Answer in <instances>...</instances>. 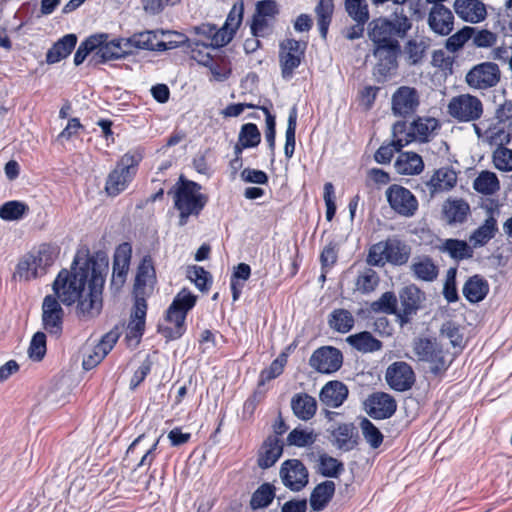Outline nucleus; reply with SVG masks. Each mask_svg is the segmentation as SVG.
I'll list each match as a JSON object with an SVG mask.
<instances>
[{
    "instance_id": "nucleus-58",
    "label": "nucleus",
    "mask_w": 512,
    "mask_h": 512,
    "mask_svg": "<svg viewBox=\"0 0 512 512\" xmlns=\"http://www.w3.org/2000/svg\"><path fill=\"white\" fill-rule=\"evenodd\" d=\"M46 354V335L44 332H36L30 341L28 355L34 361H40Z\"/></svg>"
},
{
    "instance_id": "nucleus-33",
    "label": "nucleus",
    "mask_w": 512,
    "mask_h": 512,
    "mask_svg": "<svg viewBox=\"0 0 512 512\" xmlns=\"http://www.w3.org/2000/svg\"><path fill=\"white\" fill-rule=\"evenodd\" d=\"M411 271L415 278L425 282H432L438 276V267L427 256L415 258L411 264Z\"/></svg>"
},
{
    "instance_id": "nucleus-55",
    "label": "nucleus",
    "mask_w": 512,
    "mask_h": 512,
    "mask_svg": "<svg viewBox=\"0 0 512 512\" xmlns=\"http://www.w3.org/2000/svg\"><path fill=\"white\" fill-rule=\"evenodd\" d=\"M475 29L465 26L446 40L445 47L450 52H456L461 49L465 43L473 36Z\"/></svg>"
},
{
    "instance_id": "nucleus-14",
    "label": "nucleus",
    "mask_w": 512,
    "mask_h": 512,
    "mask_svg": "<svg viewBox=\"0 0 512 512\" xmlns=\"http://www.w3.org/2000/svg\"><path fill=\"white\" fill-rule=\"evenodd\" d=\"M304 48L299 41L287 39L281 44L280 65L282 76L290 79L293 71L300 65Z\"/></svg>"
},
{
    "instance_id": "nucleus-6",
    "label": "nucleus",
    "mask_w": 512,
    "mask_h": 512,
    "mask_svg": "<svg viewBox=\"0 0 512 512\" xmlns=\"http://www.w3.org/2000/svg\"><path fill=\"white\" fill-rule=\"evenodd\" d=\"M141 160L142 154L138 151L128 152L121 157L107 177L105 190L108 195L117 196L128 187Z\"/></svg>"
},
{
    "instance_id": "nucleus-57",
    "label": "nucleus",
    "mask_w": 512,
    "mask_h": 512,
    "mask_svg": "<svg viewBox=\"0 0 512 512\" xmlns=\"http://www.w3.org/2000/svg\"><path fill=\"white\" fill-rule=\"evenodd\" d=\"M104 40L103 36H90L84 42L80 44L75 55H74V64L80 65L84 62L87 55L94 51L97 46Z\"/></svg>"
},
{
    "instance_id": "nucleus-51",
    "label": "nucleus",
    "mask_w": 512,
    "mask_h": 512,
    "mask_svg": "<svg viewBox=\"0 0 512 512\" xmlns=\"http://www.w3.org/2000/svg\"><path fill=\"white\" fill-rule=\"evenodd\" d=\"M392 141L399 148H403L404 146L410 144L413 141H416L413 132L411 130V125H407L406 122L400 121L393 125L392 127Z\"/></svg>"
},
{
    "instance_id": "nucleus-52",
    "label": "nucleus",
    "mask_w": 512,
    "mask_h": 512,
    "mask_svg": "<svg viewBox=\"0 0 512 512\" xmlns=\"http://www.w3.org/2000/svg\"><path fill=\"white\" fill-rule=\"evenodd\" d=\"M345 9L348 15L357 23H366L369 19L366 0H345Z\"/></svg>"
},
{
    "instance_id": "nucleus-37",
    "label": "nucleus",
    "mask_w": 512,
    "mask_h": 512,
    "mask_svg": "<svg viewBox=\"0 0 512 512\" xmlns=\"http://www.w3.org/2000/svg\"><path fill=\"white\" fill-rule=\"evenodd\" d=\"M346 341L353 348L363 353L375 352L382 347V343L367 331L350 335Z\"/></svg>"
},
{
    "instance_id": "nucleus-10",
    "label": "nucleus",
    "mask_w": 512,
    "mask_h": 512,
    "mask_svg": "<svg viewBox=\"0 0 512 512\" xmlns=\"http://www.w3.org/2000/svg\"><path fill=\"white\" fill-rule=\"evenodd\" d=\"M170 32L144 31L127 38L130 50L132 48L146 49L152 51H165L177 47V43L168 38Z\"/></svg>"
},
{
    "instance_id": "nucleus-63",
    "label": "nucleus",
    "mask_w": 512,
    "mask_h": 512,
    "mask_svg": "<svg viewBox=\"0 0 512 512\" xmlns=\"http://www.w3.org/2000/svg\"><path fill=\"white\" fill-rule=\"evenodd\" d=\"M341 469L342 464L337 459L329 456L320 457L318 470L322 476L336 478Z\"/></svg>"
},
{
    "instance_id": "nucleus-5",
    "label": "nucleus",
    "mask_w": 512,
    "mask_h": 512,
    "mask_svg": "<svg viewBox=\"0 0 512 512\" xmlns=\"http://www.w3.org/2000/svg\"><path fill=\"white\" fill-rule=\"evenodd\" d=\"M196 302V297L188 290H181L166 311L164 322L159 324V332L168 340L180 338L185 332V319Z\"/></svg>"
},
{
    "instance_id": "nucleus-39",
    "label": "nucleus",
    "mask_w": 512,
    "mask_h": 512,
    "mask_svg": "<svg viewBox=\"0 0 512 512\" xmlns=\"http://www.w3.org/2000/svg\"><path fill=\"white\" fill-rule=\"evenodd\" d=\"M423 299L421 290L415 285H408L400 292V300L405 315H411L419 308Z\"/></svg>"
},
{
    "instance_id": "nucleus-7",
    "label": "nucleus",
    "mask_w": 512,
    "mask_h": 512,
    "mask_svg": "<svg viewBox=\"0 0 512 512\" xmlns=\"http://www.w3.org/2000/svg\"><path fill=\"white\" fill-rule=\"evenodd\" d=\"M413 351L419 361L429 363L430 371L433 374L446 371L452 362L436 340L419 339L415 341Z\"/></svg>"
},
{
    "instance_id": "nucleus-32",
    "label": "nucleus",
    "mask_w": 512,
    "mask_h": 512,
    "mask_svg": "<svg viewBox=\"0 0 512 512\" xmlns=\"http://www.w3.org/2000/svg\"><path fill=\"white\" fill-rule=\"evenodd\" d=\"M77 43L75 34H67L59 39L47 52L46 61L49 64H54L66 58Z\"/></svg>"
},
{
    "instance_id": "nucleus-64",
    "label": "nucleus",
    "mask_w": 512,
    "mask_h": 512,
    "mask_svg": "<svg viewBox=\"0 0 512 512\" xmlns=\"http://www.w3.org/2000/svg\"><path fill=\"white\" fill-rule=\"evenodd\" d=\"M391 24V30L396 37L404 38L407 32L411 29V21L409 18L402 13L395 12L393 19L389 20Z\"/></svg>"
},
{
    "instance_id": "nucleus-28",
    "label": "nucleus",
    "mask_w": 512,
    "mask_h": 512,
    "mask_svg": "<svg viewBox=\"0 0 512 512\" xmlns=\"http://www.w3.org/2000/svg\"><path fill=\"white\" fill-rule=\"evenodd\" d=\"M291 408L298 419L308 421L316 414L317 402L306 393H297L291 399Z\"/></svg>"
},
{
    "instance_id": "nucleus-4",
    "label": "nucleus",
    "mask_w": 512,
    "mask_h": 512,
    "mask_svg": "<svg viewBox=\"0 0 512 512\" xmlns=\"http://www.w3.org/2000/svg\"><path fill=\"white\" fill-rule=\"evenodd\" d=\"M174 206L179 211V225L187 224L190 216L197 217L205 207L208 197L196 182L179 179L173 190Z\"/></svg>"
},
{
    "instance_id": "nucleus-21",
    "label": "nucleus",
    "mask_w": 512,
    "mask_h": 512,
    "mask_svg": "<svg viewBox=\"0 0 512 512\" xmlns=\"http://www.w3.org/2000/svg\"><path fill=\"white\" fill-rule=\"evenodd\" d=\"M398 52L399 44L375 47L374 56L378 60L375 73L382 77L391 75L397 68Z\"/></svg>"
},
{
    "instance_id": "nucleus-26",
    "label": "nucleus",
    "mask_w": 512,
    "mask_h": 512,
    "mask_svg": "<svg viewBox=\"0 0 512 512\" xmlns=\"http://www.w3.org/2000/svg\"><path fill=\"white\" fill-rule=\"evenodd\" d=\"M283 453V443L276 435H270L264 441L259 457L258 464L261 468H269L275 464Z\"/></svg>"
},
{
    "instance_id": "nucleus-27",
    "label": "nucleus",
    "mask_w": 512,
    "mask_h": 512,
    "mask_svg": "<svg viewBox=\"0 0 512 512\" xmlns=\"http://www.w3.org/2000/svg\"><path fill=\"white\" fill-rule=\"evenodd\" d=\"M512 137V125L496 118L491 119L486 131V142L491 146L504 147L510 143Z\"/></svg>"
},
{
    "instance_id": "nucleus-13",
    "label": "nucleus",
    "mask_w": 512,
    "mask_h": 512,
    "mask_svg": "<svg viewBox=\"0 0 512 512\" xmlns=\"http://www.w3.org/2000/svg\"><path fill=\"white\" fill-rule=\"evenodd\" d=\"M342 360L340 350L331 346H324L313 352L309 364L320 373L330 374L339 370Z\"/></svg>"
},
{
    "instance_id": "nucleus-50",
    "label": "nucleus",
    "mask_w": 512,
    "mask_h": 512,
    "mask_svg": "<svg viewBox=\"0 0 512 512\" xmlns=\"http://www.w3.org/2000/svg\"><path fill=\"white\" fill-rule=\"evenodd\" d=\"M297 125V109L292 107L288 116V124L285 133L284 154L287 158H291L295 150V132Z\"/></svg>"
},
{
    "instance_id": "nucleus-42",
    "label": "nucleus",
    "mask_w": 512,
    "mask_h": 512,
    "mask_svg": "<svg viewBox=\"0 0 512 512\" xmlns=\"http://www.w3.org/2000/svg\"><path fill=\"white\" fill-rule=\"evenodd\" d=\"M410 125L416 141L426 142L429 140L433 132L438 128L439 123L435 118L424 117L418 118Z\"/></svg>"
},
{
    "instance_id": "nucleus-31",
    "label": "nucleus",
    "mask_w": 512,
    "mask_h": 512,
    "mask_svg": "<svg viewBox=\"0 0 512 512\" xmlns=\"http://www.w3.org/2000/svg\"><path fill=\"white\" fill-rule=\"evenodd\" d=\"M394 167L402 175H417L423 171L422 157L414 152H403L397 157Z\"/></svg>"
},
{
    "instance_id": "nucleus-53",
    "label": "nucleus",
    "mask_w": 512,
    "mask_h": 512,
    "mask_svg": "<svg viewBox=\"0 0 512 512\" xmlns=\"http://www.w3.org/2000/svg\"><path fill=\"white\" fill-rule=\"evenodd\" d=\"M317 435L312 430L293 429L287 437L289 445L297 447H306L312 445L316 441Z\"/></svg>"
},
{
    "instance_id": "nucleus-49",
    "label": "nucleus",
    "mask_w": 512,
    "mask_h": 512,
    "mask_svg": "<svg viewBox=\"0 0 512 512\" xmlns=\"http://www.w3.org/2000/svg\"><path fill=\"white\" fill-rule=\"evenodd\" d=\"M275 497L274 487L264 482L252 495L250 506L252 509L264 508L270 505Z\"/></svg>"
},
{
    "instance_id": "nucleus-8",
    "label": "nucleus",
    "mask_w": 512,
    "mask_h": 512,
    "mask_svg": "<svg viewBox=\"0 0 512 512\" xmlns=\"http://www.w3.org/2000/svg\"><path fill=\"white\" fill-rule=\"evenodd\" d=\"M448 113L459 122H472L481 117L483 104L474 95L461 94L449 101Z\"/></svg>"
},
{
    "instance_id": "nucleus-9",
    "label": "nucleus",
    "mask_w": 512,
    "mask_h": 512,
    "mask_svg": "<svg viewBox=\"0 0 512 512\" xmlns=\"http://www.w3.org/2000/svg\"><path fill=\"white\" fill-rule=\"evenodd\" d=\"M501 77L499 66L494 62H482L473 66L466 74L465 80L469 87L487 90L495 87Z\"/></svg>"
},
{
    "instance_id": "nucleus-23",
    "label": "nucleus",
    "mask_w": 512,
    "mask_h": 512,
    "mask_svg": "<svg viewBox=\"0 0 512 512\" xmlns=\"http://www.w3.org/2000/svg\"><path fill=\"white\" fill-rule=\"evenodd\" d=\"M130 247L128 244L119 246L114 255L111 285L120 289L126 281L130 265Z\"/></svg>"
},
{
    "instance_id": "nucleus-61",
    "label": "nucleus",
    "mask_w": 512,
    "mask_h": 512,
    "mask_svg": "<svg viewBox=\"0 0 512 512\" xmlns=\"http://www.w3.org/2000/svg\"><path fill=\"white\" fill-rule=\"evenodd\" d=\"M286 361V356L281 355L271 363L269 368L263 370L260 374L259 386L264 385L266 382L281 375L286 364Z\"/></svg>"
},
{
    "instance_id": "nucleus-62",
    "label": "nucleus",
    "mask_w": 512,
    "mask_h": 512,
    "mask_svg": "<svg viewBox=\"0 0 512 512\" xmlns=\"http://www.w3.org/2000/svg\"><path fill=\"white\" fill-rule=\"evenodd\" d=\"M397 298L393 292H385L381 297L372 303V309L375 312L393 314L396 311Z\"/></svg>"
},
{
    "instance_id": "nucleus-38",
    "label": "nucleus",
    "mask_w": 512,
    "mask_h": 512,
    "mask_svg": "<svg viewBox=\"0 0 512 512\" xmlns=\"http://www.w3.org/2000/svg\"><path fill=\"white\" fill-rule=\"evenodd\" d=\"M443 253H447L454 260H463L472 257V249L464 240L446 239L438 247Z\"/></svg>"
},
{
    "instance_id": "nucleus-46",
    "label": "nucleus",
    "mask_w": 512,
    "mask_h": 512,
    "mask_svg": "<svg viewBox=\"0 0 512 512\" xmlns=\"http://www.w3.org/2000/svg\"><path fill=\"white\" fill-rule=\"evenodd\" d=\"M333 10H334L333 0H319L317 6L315 8L319 31L323 38H325L327 35V31H328V27L331 22Z\"/></svg>"
},
{
    "instance_id": "nucleus-34",
    "label": "nucleus",
    "mask_w": 512,
    "mask_h": 512,
    "mask_svg": "<svg viewBox=\"0 0 512 512\" xmlns=\"http://www.w3.org/2000/svg\"><path fill=\"white\" fill-rule=\"evenodd\" d=\"M335 492L334 482H320L312 491L309 499L313 511H322Z\"/></svg>"
},
{
    "instance_id": "nucleus-18",
    "label": "nucleus",
    "mask_w": 512,
    "mask_h": 512,
    "mask_svg": "<svg viewBox=\"0 0 512 512\" xmlns=\"http://www.w3.org/2000/svg\"><path fill=\"white\" fill-rule=\"evenodd\" d=\"M365 408L369 416L374 419H386L396 411V402L386 393H374L365 401Z\"/></svg>"
},
{
    "instance_id": "nucleus-17",
    "label": "nucleus",
    "mask_w": 512,
    "mask_h": 512,
    "mask_svg": "<svg viewBox=\"0 0 512 512\" xmlns=\"http://www.w3.org/2000/svg\"><path fill=\"white\" fill-rule=\"evenodd\" d=\"M117 339L118 334L116 332H109L102 337L97 345L92 348H87L83 357V368L90 370L98 365L111 351Z\"/></svg>"
},
{
    "instance_id": "nucleus-60",
    "label": "nucleus",
    "mask_w": 512,
    "mask_h": 512,
    "mask_svg": "<svg viewBox=\"0 0 512 512\" xmlns=\"http://www.w3.org/2000/svg\"><path fill=\"white\" fill-rule=\"evenodd\" d=\"M493 164L496 169L503 172L512 171V150L504 147H497L492 155Z\"/></svg>"
},
{
    "instance_id": "nucleus-25",
    "label": "nucleus",
    "mask_w": 512,
    "mask_h": 512,
    "mask_svg": "<svg viewBox=\"0 0 512 512\" xmlns=\"http://www.w3.org/2000/svg\"><path fill=\"white\" fill-rule=\"evenodd\" d=\"M348 396V388L340 381L326 383L319 394L320 401L331 408L340 407Z\"/></svg>"
},
{
    "instance_id": "nucleus-54",
    "label": "nucleus",
    "mask_w": 512,
    "mask_h": 512,
    "mask_svg": "<svg viewBox=\"0 0 512 512\" xmlns=\"http://www.w3.org/2000/svg\"><path fill=\"white\" fill-rule=\"evenodd\" d=\"M387 240L372 245L367 255V264L370 266L383 267L387 263Z\"/></svg>"
},
{
    "instance_id": "nucleus-48",
    "label": "nucleus",
    "mask_w": 512,
    "mask_h": 512,
    "mask_svg": "<svg viewBox=\"0 0 512 512\" xmlns=\"http://www.w3.org/2000/svg\"><path fill=\"white\" fill-rule=\"evenodd\" d=\"M28 211L29 207L24 202L12 200L0 207V218L5 221H17L22 219Z\"/></svg>"
},
{
    "instance_id": "nucleus-56",
    "label": "nucleus",
    "mask_w": 512,
    "mask_h": 512,
    "mask_svg": "<svg viewBox=\"0 0 512 512\" xmlns=\"http://www.w3.org/2000/svg\"><path fill=\"white\" fill-rule=\"evenodd\" d=\"M260 132L255 124L247 123L239 133V144L243 148L255 147L260 143Z\"/></svg>"
},
{
    "instance_id": "nucleus-19",
    "label": "nucleus",
    "mask_w": 512,
    "mask_h": 512,
    "mask_svg": "<svg viewBox=\"0 0 512 512\" xmlns=\"http://www.w3.org/2000/svg\"><path fill=\"white\" fill-rule=\"evenodd\" d=\"M428 25L434 33L447 36L454 28V15L444 5H433L428 15Z\"/></svg>"
},
{
    "instance_id": "nucleus-47",
    "label": "nucleus",
    "mask_w": 512,
    "mask_h": 512,
    "mask_svg": "<svg viewBox=\"0 0 512 512\" xmlns=\"http://www.w3.org/2000/svg\"><path fill=\"white\" fill-rule=\"evenodd\" d=\"M473 187L479 193L491 195L499 189V180L495 173L482 171L474 180Z\"/></svg>"
},
{
    "instance_id": "nucleus-3",
    "label": "nucleus",
    "mask_w": 512,
    "mask_h": 512,
    "mask_svg": "<svg viewBox=\"0 0 512 512\" xmlns=\"http://www.w3.org/2000/svg\"><path fill=\"white\" fill-rule=\"evenodd\" d=\"M244 13V3L237 1L229 11L227 18L221 28L210 23H202L193 28L195 34L202 36V46L205 49H216L227 45L239 29Z\"/></svg>"
},
{
    "instance_id": "nucleus-40",
    "label": "nucleus",
    "mask_w": 512,
    "mask_h": 512,
    "mask_svg": "<svg viewBox=\"0 0 512 512\" xmlns=\"http://www.w3.org/2000/svg\"><path fill=\"white\" fill-rule=\"evenodd\" d=\"M379 282L378 273L370 267H365L358 273L355 280V289L362 294H369L378 287Z\"/></svg>"
},
{
    "instance_id": "nucleus-41",
    "label": "nucleus",
    "mask_w": 512,
    "mask_h": 512,
    "mask_svg": "<svg viewBox=\"0 0 512 512\" xmlns=\"http://www.w3.org/2000/svg\"><path fill=\"white\" fill-rule=\"evenodd\" d=\"M470 208L463 200H448L443 206V213L449 223L465 221Z\"/></svg>"
},
{
    "instance_id": "nucleus-30",
    "label": "nucleus",
    "mask_w": 512,
    "mask_h": 512,
    "mask_svg": "<svg viewBox=\"0 0 512 512\" xmlns=\"http://www.w3.org/2000/svg\"><path fill=\"white\" fill-rule=\"evenodd\" d=\"M457 182V174L453 169L444 167L438 169L427 182L432 194L452 189Z\"/></svg>"
},
{
    "instance_id": "nucleus-15",
    "label": "nucleus",
    "mask_w": 512,
    "mask_h": 512,
    "mask_svg": "<svg viewBox=\"0 0 512 512\" xmlns=\"http://www.w3.org/2000/svg\"><path fill=\"white\" fill-rule=\"evenodd\" d=\"M386 381L393 390L403 392L412 387L415 375L406 362H394L387 368Z\"/></svg>"
},
{
    "instance_id": "nucleus-36",
    "label": "nucleus",
    "mask_w": 512,
    "mask_h": 512,
    "mask_svg": "<svg viewBox=\"0 0 512 512\" xmlns=\"http://www.w3.org/2000/svg\"><path fill=\"white\" fill-rule=\"evenodd\" d=\"M387 245V263L400 266L408 262L411 249L406 243L392 238L387 239Z\"/></svg>"
},
{
    "instance_id": "nucleus-20",
    "label": "nucleus",
    "mask_w": 512,
    "mask_h": 512,
    "mask_svg": "<svg viewBox=\"0 0 512 512\" xmlns=\"http://www.w3.org/2000/svg\"><path fill=\"white\" fill-rule=\"evenodd\" d=\"M453 8L461 20L471 24L480 23L487 17L486 5L481 0H455Z\"/></svg>"
},
{
    "instance_id": "nucleus-24",
    "label": "nucleus",
    "mask_w": 512,
    "mask_h": 512,
    "mask_svg": "<svg viewBox=\"0 0 512 512\" xmlns=\"http://www.w3.org/2000/svg\"><path fill=\"white\" fill-rule=\"evenodd\" d=\"M97 36L104 37V40L95 49L97 50V55L100 56L103 61L120 59L131 53L127 39L119 38L108 42V36L106 34H98Z\"/></svg>"
},
{
    "instance_id": "nucleus-43",
    "label": "nucleus",
    "mask_w": 512,
    "mask_h": 512,
    "mask_svg": "<svg viewBox=\"0 0 512 512\" xmlns=\"http://www.w3.org/2000/svg\"><path fill=\"white\" fill-rule=\"evenodd\" d=\"M496 232L497 221L491 215L480 227H478L473 232V234L470 236V241L473 243L474 247H481L485 245L490 239H492Z\"/></svg>"
},
{
    "instance_id": "nucleus-44",
    "label": "nucleus",
    "mask_w": 512,
    "mask_h": 512,
    "mask_svg": "<svg viewBox=\"0 0 512 512\" xmlns=\"http://www.w3.org/2000/svg\"><path fill=\"white\" fill-rule=\"evenodd\" d=\"M328 322L333 330L339 333H347L353 328L355 319L350 311L335 309L330 314Z\"/></svg>"
},
{
    "instance_id": "nucleus-16",
    "label": "nucleus",
    "mask_w": 512,
    "mask_h": 512,
    "mask_svg": "<svg viewBox=\"0 0 512 512\" xmlns=\"http://www.w3.org/2000/svg\"><path fill=\"white\" fill-rule=\"evenodd\" d=\"M418 105L419 96L412 87H399L392 95V111L397 116L406 117L413 114Z\"/></svg>"
},
{
    "instance_id": "nucleus-2",
    "label": "nucleus",
    "mask_w": 512,
    "mask_h": 512,
    "mask_svg": "<svg viewBox=\"0 0 512 512\" xmlns=\"http://www.w3.org/2000/svg\"><path fill=\"white\" fill-rule=\"evenodd\" d=\"M60 255V247L52 243H41L25 253L18 261L14 278L30 282L45 276Z\"/></svg>"
},
{
    "instance_id": "nucleus-11",
    "label": "nucleus",
    "mask_w": 512,
    "mask_h": 512,
    "mask_svg": "<svg viewBox=\"0 0 512 512\" xmlns=\"http://www.w3.org/2000/svg\"><path fill=\"white\" fill-rule=\"evenodd\" d=\"M390 207L399 215L411 217L418 209V201L412 192L400 185H392L386 191Z\"/></svg>"
},
{
    "instance_id": "nucleus-35",
    "label": "nucleus",
    "mask_w": 512,
    "mask_h": 512,
    "mask_svg": "<svg viewBox=\"0 0 512 512\" xmlns=\"http://www.w3.org/2000/svg\"><path fill=\"white\" fill-rule=\"evenodd\" d=\"M488 291L489 285L487 281L478 275L470 277L463 287V295L471 303L483 300Z\"/></svg>"
},
{
    "instance_id": "nucleus-22",
    "label": "nucleus",
    "mask_w": 512,
    "mask_h": 512,
    "mask_svg": "<svg viewBox=\"0 0 512 512\" xmlns=\"http://www.w3.org/2000/svg\"><path fill=\"white\" fill-rule=\"evenodd\" d=\"M368 36L375 47L399 44L394 38L390 21L386 18H378L371 21L368 26Z\"/></svg>"
},
{
    "instance_id": "nucleus-1",
    "label": "nucleus",
    "mask_w": 512,
    "mask_h": 512,
    "mask_svg": "<svg viewBox=\"0 0 512 512\" xmlns=\"http://www.w3.org/2000/svg\"><path fill=\"white\" fill-rule=\"evenodd\" d=\"M96 261L77 253L70 270L62 269L55 278L52 289L55 297L66 306L77 303V313L84 317L97 315L102 307L104 270Z\"/></svg>"
},
{
    "instance_id": "nucleus-59",
    "label": "nucleus",
    "mask_w": 512,
    "mask_h": 512,
    "mask_svg": "<svg viewBox=\"0 0 512 512\" xmlns=\"http://www.w3.org/2000/svg\"><path fill=\"white\" fill-rule=\"evenodd\" d=\"M360 427L365 440L372 448L376 449L382 444L383 435L371 421L363 419Z\"/></svg>"
},
{
    "instance_id": "nucleus-29",
    "label": "nucleus",
    "mask_w": 512,
    "mask_h": 512,
    "mask_svg": "<svg viewBox=\"0 0 512 512\" xmlns=\"http://www.w3.org/2000/svg\"><path fill=\"white\" fill-rule=\"evenodd\" d=\"M156 281L155 269L151 257L145 256L139 267L135 279V288L138 293L145 294L151 290Z\"/></svg>"
},
{
    "instance_id": "nucleus-45",
    "label": "nucleus",
    "mask_w": 512,
    "mask_h": 512,
    "mask_svg": "<svg viewBox=\"0 0 512 512\" xmlns=\"http://www.w3.org/2000/svg\"><path fill=\"white\" fill-rule=\"evenodd\" d=\"M308 472L303 463L298 459L286 460L280 469L281 480H306Z\"/></svg>"
},
{
    "instance_id": "nucleus-12",
    "label": "nucleus",
    "mask_w": 512,
    "mask_h": 512,
    "mask_svg": "<svg viewBox=\"0 0 512 512\" xmlns=\"http://www.w3.org/2000/svg\"><path fill=\"white\" fill-rule=\"evenodd\" d=\"M59 301L57 297L47 295L42 303L43 328L55 336H59L63 329L64 310Z\"/></svg>"
}]
</instances>
